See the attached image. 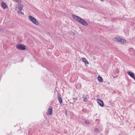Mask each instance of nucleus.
Here are the masks:
<instances>
[{"instance_id": "obj_3", "label": "nucleus", "mask_w": 135, "mask_h": 135, "mask_svg": "<svg viewBox=\"0 0 135 135\" xmlns=\"http://www.w3.org/2000/svg\"><path fill=\"white\" fill-rule=\"evenodd\" d=\"M72 17L75 20L79 22L81 20H83L82 18L78 16L75 15H72Z\"/></svg>"}, {"instance_id": "obj_28", "label": "nucleus", "mask_w": 135, "mask_h": 135, "mask_svg": "<svg viewBox=\"0 0 135 135\" xmlns=\"http://www.w3.org/2000/svg\"><path fill=\"white\" fill-rule=\"evenodd\" d=\"M100 0L101 1H103L104 0Z\"/></svg>"}, {"instance_id": "obj_8", "label": "nucleus", "mask_w": 135, "mask_h": 135, "mask_svg": "<svg viewBox=\"0 0 135 135\" xmlns=\"http://www.w3.org/2000/svg\"><path fill=\"white\" fill-rule=\"evenodd\" d=\"M82 59L83 61L85 63L86 66L87 67V65L89 64V63L87 59L84 57Z\"/></svg>"}, {"instance_id": "obj_18", "label": "nucleus", "mask_w": 135, "mask_h": 135, "mask_svg": "<svg viewBox=\"0 0 135 135\" xmlns=\"http://www.w3.org/2000/svg\"><path fill=\"white\" fill-rule=\"evenodd\" d=\"M85 123H86V124H90V123L88 121H85Z\"/></svg>"}, {"instance_id": "obj_13", "label": "nucleus", "mask_w": 135, "mask_h": 135, "mask_svg": "<svg viewBox=\"0 0 135 135\" xmlns=\"http://www.w3.org/2000/svg\"><path fill=\"white\" fill-rule=\"evenodd\" d=\"M115 41L117 42H120V41L121 38L119 37H116L115 38Z\"/></svg>"}, {"instance_id": "obj_11", "label": "nucleus", "mask_w": 135, "mask_h": 135, "mask_svg": "<svg viewBox=\"0 0 135 135\" xmlns=\"http://www.w3.org/2000/svg\"><path fill=\"white\" fill-rule=\"evenodd\" d=\"M98 81L99 82H103V80L101 76H98Z\"/></svg>"}, {"instance_id": "obj_26", "label": "nucleus", "mask_w": 135, "mask_h": 135, "mask_svg": "<svg viewBox=\"0 0 135 135\" xmlns=\"http://www.w3.org/2000/svg\"><path fill=\"white\" fill-rule=\"evenodd\" d=\"M118 76H114V78H115V77H117Z\"/></svg>"}, {"instance_id": "obj_9", "label": "nucleus", "mask_w": 135, "mask_h": 135, "mask_svg": "<svg viewBox=\"0 0 135 135\" xmlns=\"http://www.w3.org/2000/svg\"><path fill=\"white\" fill-rule=\"evenodd\" d=\"M1 4L2 7L3 9H6L7 8V7L6 3L4 2H2V3Z\"/></svg>"}, {"instance_id": "obj_16", "label": "nucleus", "mask_w": 135, "mask_h": 135, "mask_svg": "<svg viewBox=\"0 0 135 135\" xmlns=\"http://www.w3.org/2000/svg\"><path fill=\"white\" fill-rule=\"evenodd\" d=\"M16 2H17L18 3H20L21 2V0H13Z\"/></svg>"}, {"instance_id": "obj_15", "label": "nucleus", "mask_w": 135, "mask_h": 135, "mask_svg": "<svg viewBox=\"0 0 135 135\" xmlns=\"http://www.w3.org/2000/svg\"><path fill=\"white\" fill-rule=\"evenodd\" d=\"M120 41V42H121L122 43H123L124 42H125V41H126V40H124V39H122L121 38V40Z\"/></svg>"}, {"instance_id": "obj_27", "label": "nucleus", "mask_w": 135, "mask_h": 135, "mask_svg": "<svg viewBox=\"0 0 135 135\" xmlns=\"http://www.w3.org/2000/svg\"><path fill=\"white\" fill-rule=\"evenodd\" d=\"M70 104H72V103H71V102H70Z\"/></svg>"}, {"instance_id": "obj_6", "label": "nucleus", "mask_w": 135, "mask_h": 135, "mask_svg": "<svg viewBox=\"0 0 135 135\" xmlns=\"http://www.w3.org/2000/svg\"><path fill=\"white\" fill-rule=\"evenodd\" d=\"M57 97H58V100H59L60 103V104L62 103V98L61 97V95L59 93H57Z\"/></svg>"}, {"instance_id": "obj_10", "label": "nucleus", "mask_w": 135, "mask_h": 135, "mask_svg": "<svg viewBox=\"0 0 135 135\" xmlns=\"http://www.w3.org/2000/svg\"><path fill=\"white\" fill-rule=\"evenodd\" d=\"M81 24L82 25L85 26H87L88 25V23L84 20H83V21H82V23H81Z\"/></svg>"}, {"instance_id": "obj_12", "label": "nucleus", "mask_w": 135, "mask_h": 135, "mask_svg": "<svg viewBox=\"0 0 135 135\" xmlns=\"http://www.w3.org/2000/svg\"><path fill=\"white\" fill-rule=\"evenodd\" d=\"M23 7L22 6V5H20L19 6L18 9H19V11H21L23 9Z\"/></svg>"}, {"instance_id": "obj_19", "label": "nucleus", "mask_w": 135, "mask_h": 135, "mask_svg": "<svg viewBox=\"0 0 135 135\" xmlns=\"http://www.w3.org/2000/svg\"><path fill=\"white\" fill-rule=\"evenodd\" d=\"M114 67H115L116 68H117L118 66H116V65H117V62H115L114 64Z\"/></svg>"}, {"instance_id": "obj_20", "label": "nucleus", "mask_w": 135, "mask_h": 135, "mask_svg": "<svg viewBox=\"0 0 135 135\" xmlns=\"http://www.w3.org/2000/svg\"><path fill=\"white\" fill-rule=\"evenodd\" d=\"M99 131V130L98 128H95V131L96 132H98Z\"/></svg>"}, {"instance_id": "obj_21", "label": "nucleus", "mask_w": 135, "mask_h": 135, "mask_svg": "<svg viewBox=\"0 0 135 135\" xmlns=\"http://www.w3.org/2000/svg\"><path fill=\"white\" fill-rule=\"evenodd\" d=\"M83 20H84L83 19V20H81L80 21L79 23L81 24V23H82V21H83Z\"/></svg>"}, {"instance_id": "obj_22", "label": "nucleus", "mask_w": 135, "mask_h": 135, "mask_svg": "<svg viewBox=\"0 0 135 135\" xmlns=\"http://www.w3.org/2000/svg\"><path fill=\"white\" fill-rule=\"evenodd\" d=\"M71 35H73V34L74 35H75V33H74L73 32H71Z\"/></svg>"}, {"instance_id": "obj_14", "label": "nucleus", "mask_w": 135, "mask_h": 135, "mask_svg": "<svg viewBox=\"0 0 135 135\" xmlns=\"http://www.w3.org/2000/svg\"><path fill=\"white\" fill-rule=\"evenodd\" d=\"M21 11H18V15H24V13L23 12H22Z\"/></svg>"}, {"instance_id": "obj_24", "label": "nucleus", "mask_w": 135, "mask_h": 135, "mask_svg": "<svg viewBox=\"0 0 135 135\" xmlns=\"http://www.w3.org/2000/svg\"><path fill=\"white\" fill-rule=\"evenodd\" d=\"M73 99L74 100L75 99V100H76L77 99V98H73Z\"/></svg>"}, {"instance_id": "obj_5", "label": "nucleus", "mask_w": 135, "mask_h": 135, "mask_svg": "<svg viewBox=\"0 0 135 135\" xmlns=\"http://www.w3.org/2000/svg\"><path fill=\"white\" fill-rule=\"evenodd\" d=\"M127 74L132 78L135 80V76L133 73L130 71H128L127 72Z\"/></svg>"}, {"instance_id": "obj_23", "label": "nucleus", "mask_w": 135, "mask_h": 135, "mask_svg": "<svg viewBox=\"0 0 135 135\" xmlns=\"http://www.w3.org/2000/svg\"><path fill=\"white\" fill-rule=\"evenodd\" d=\"M75 100L74 99V102L72 103V104H74V103H75Z\"/></svg>"}, {"instance_id": "obj_1", "label": "nucleus", "mask_w": 135, "mask_h": 135, "mask_svg": "<svg viewBox=\"0 0 135 135\" xmlns=\"http://www.w3.org/2000/svg\"><path fill=\"white\" fill-rule=\"evenodd\" d=\"M28 18L32 22L35 24L38 25L39 24V23L37 21V20L33 17L31 16H29L28 17Z\"/></svg>"}, {"instance_id": "obj_2", "label": "nucleus", "mask_w": 135, "mask_h": 135, "mask_svg": "<svg viewBox=\"0 0 135 135\" xmlns=\"http://www.w3.org/2000/svg\"><path fill=\"white\" fill-rule=\"evenodd\" d=\"M17 48L21 50H24L26 49V46L21 44H18L16 46Z\"/></svg>"}, {"instance_id": "obj_4", "label": "nucleus", "mask_w": 135, "mask_h": 135, "mask_svg": "<svg viewBox=\"0 0 135 135\" xmlns=\"http://www.w3.org/2000/svg\"><path fill=\"white\" fill-rule=\"evenodd\" d=\"M97 101L99 104L102 107H103L104 106V103L100 99H98L97 100Z\"/></svg>"}, {"instance_id": "obj_7", "label": "nucleus", "mask_w": 135, "mask_h": 135, "mask_svg": "<svg viewBox=\"0 0 135 135\" xmlns=\"http://www.w3.org/2000/svg\"><path fill=\"white\" fill-rule=\"evenodd\" d=\"M52 109L51 107H50L47 110V114H48L52 115Z\"/></svg>"}, {"instance_id": "obj_25", "label": "nucleus", "mask_w": 135, "mask_h": 135, "mask_svg": "<svg viewBox=\"0 0 135 135\" xmlns=\"http://www.w3.org/2000/svg\"><path fill=\"white\" fill-rule=\"evenodd\" d=\"M65 113H66V115H67V110H66L65 111Z\"/></svg>"}, {"instance_id": "obj_17", "label": "nucleus", "mask_w": 135, "mask_h": 135, "mask_svg": "<svg viewBox=\"0 0 135 135\" xmlns=\"http://www.w3.org/2000/svg\"><path fill=\"white\" fill-rule=\"evenodd\" d=\"M83 101L86 102L87 101V98L86 97H85L83 99Z\"/></svg>"}]
</instances>
